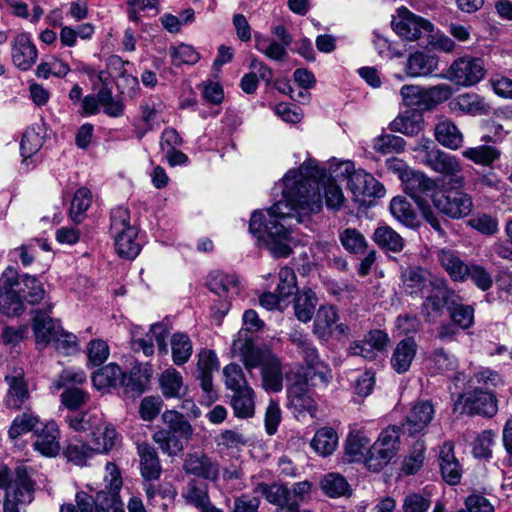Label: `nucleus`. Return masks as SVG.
<instances>
[{"mask_svg":"<svg viewBox=\"0 0 512 512\" xmlns=\"http://www.w3.org/2000/svg\"><path fill=\"white\" fill-rule=\"evenodd\" d=\"M321 176L316 161L303 162L299 169L284 175L280 185L282 199L267 209L268 218L261 211L252 213L249 231L259 239L267 236V247L274 257H287L292 252V231L284 223L287 219L295 218L301 223L311 214L321 211Z\"/></svg>","mask_w":512,"mask_h":512,"instance_id":"nucleus-1","label":"nucleus"},{"mask_svg":"<svg viewBox=\"0 0 512 512\" xmlns=\"http://www.w3.org/2000/svg\"><path fill=\"white\" fill-rule=\"evenodd\" d=\"M232 352L247 370L261 368L262 387L267 392L277 393L283 389V371L279 357L268 347H256L246 331L236 335Z\"/></svg>","mask_w":512,"mask_h":512,"instance_id":"nucleus-2","label":"nucleus"},{"mask_svg":"<svg viewBox=\"0 0 512 512\" xmlns=\"http://www.w3.org/2000/svg\"><path fill=\"white\" fill-rule=\"evenodd\" d=\"M439 182L431 194L433 207L443 216L453 220L470 215L474 205L472 197L463 190L464 179H439Z\"/></svg>","mask_w":512,"mask_h":512,"instance_id":"nucleus-3","label":"nucleus"},{"mask_svg":"<svg viewBox=\"0 0 512 512\" xmlns=\"http://www.w3.org/2000/svg\"><path fill=\"white\" fill-rule=\"evenodd\" d=\"M289 341L296 348L306 366L305 377L313 386H326L333 378L329 366L320 359L317 348L308 335L303 331L294 329L289 333Z\"/></svg>","mask_w":512,"mask_h":512,"instance_id":"nucleus-4","label":"nucleus"},{"mask_svg":"<svg viewBox=\"0 0 512 512\" xmlns=\"http://www.w3.org/2000/svg\"><path fill=\"white\" fill-rule=\"evenodd\" d=\"M414 151L417 153L416 158L433 171L450 179L462 178L458 176L462 170L458 159L438 149L432 140L422 139Z\"/></svg>","mask_w":512,"mask_h":512,"instance_id":"nucleus-5","label":"nucleus"},{"mask_svg":"<svg viewBox=\"0 0 512 512\" xmlns=\"http://www.w3.org/2000/svg\"><path fill=\"white\" fill-rule=\"evenodd\" d=\"M117 437L118 434L115 428L106 426L103 432V442H100L99 437L92 438L91 446L82 441H73L66 446L64 455L69 462L84 466L94 454L106 453L111 450L116 444Z\"/></svg>","mask_w":512,"mask_h":512,"instance_id":"nucleus-6","label":"nucleus"},{"mask_svg":"<svg viewBox=\"0 0 512 512\" xmlns=\"http://www.w3.org/2000/svg\"><path fill=\"white\" fill-rule=\"evenodd\" d=\"M398 442L399 429L397 426L384 429L369 449V454L365 459L366 467L373 472L383 469L395 456Z\"/></svg>","mask_w":512,"mask_h":512,"instance_id":"nucleus-7","label":"nucleus"},{"mask_svg":"<svg viewBox=\"0 0 512 512\" xmlns=\"http://www.w3.org/2000/svg\"><path fill=\"white\" fill-rule=\"evenodd\" d=\"M485 75L483 62L479 58L460 57L452 62L446 73L436 75L458 86L469 87L480 82Z\"/></svg>","mask_w":512,"mask_h":512,"instance_id":"nucleus-8","label":"nucleus"},{"mask_svg":"<svg viewBox=\"0 0 512 512\" xmlns=\"http://www.w3.org/2000/svg\"><path fill=\"white\" fill-rule=\"evenodd\" d=\"M352 168L353 164L347 162L348 187L357 201L365 203L367 199L384 197L386 190L378 180L362 169L350 171Z\"/></svg>","mask_w":512,"mask_h":512,"instance_id":"nucleus-9","label":"nucleus"},{"mask_svg":"<svg viewBox=\"0 0 512 512\" xmlns=\"http://www.w3.org/2000/svg\"><path fill=\"white\" fill-rule=\"evenodd\" d=\"M75 502L77 512H125L119 494L106 490L98 491L95 495L79 491L75 495Z\"/></svg>","mask_w":512,"mask_h":512,"instance_id":"nucleus-10","label":"nucleus"},{"mask_svg":"<svg viewBox=\"0 0 512 512\" xmlns=\"http://www.w3.org/2000/svg\"><path fill=\"white\" fill-rule=\"evenodd\" d=\"M391 25L398 36L408 41H415L424 33L433 30V24L430 21L412 13L406 7L398 8Z\"/></svg>","mask_w":512,"mask_h":512,"instance_id":"nucleus-11","label":"nucleus"},{"mask_svg":"<svg viewBox=\"0 0 512 512\" xmlns=\"http://www.w3.org/2000/svg\"><path fill=\"white\" fill-rule=\"evenodd\" d=\"M454 409L468 415H484L492 417L497 412V401L490 391L476 388L460 394L454 404Z\"/></svg>","mask_w":512,"mask_h":512,"instance_id":"nucleus-12","label":"nucleus"},{"mask_svg":"<svg viewBox=\"0 0 512 512\" xmlns=\"http://www.w3.org/2000/svg\"><path fill=\"white\" fill-rule=\"evenodd\" d=\"M16 269L8 267L0 277V312L7 316L20 315L25 307L16 286Z\"/></svg>","mask_w":512,"mask_h":512,"instance_id":"nucleus-13","label":"nucleus"},{"mask_svg":"<svg viewBox=\"0 0 512 512\" xmlns=\"http://www.w3.org/2000/svg\"><path fill=\"white\" fill-rule=\"evenodd\" d=\"M255 492L262 495L268 503L275 506V512H299V501L285 485L259 483L255 488Z\"/></svg>","mask_w":512,"mask_h":512,"instance_id":"nucleus-14","label":"nucleus"},{"mask_svg":"<svg viewBox=\"0 0 512 512\" xmlns=\"http://www.w3.org/2000/svg\"><path fill=\"white\" fill-rule=\"evenodd\" d=\"M439 278L421 266H410L401 273L402 287L411 296L424 297Z\"/></svg>","mask_w":512,"mask_h":512,"instance_id":"nucleus-15","label":"nucleus"},{"mask_svg":"<svg viewBox=\"0 0 512 512\" xmlns=\"http://www.w3.org/2000/svg\"><path fill=\"white\" fill-rule=\"evenodd\" d=\"M18 482L4 500L3 512H21L23 506L29 505L34 499V483L29 479L26 470L17 471Z\"/></svg>","mask_w":512,"mask_h":512,"instance_id":"nucleus-16","label":"nucleus"},{"mask_svg":"<svg viewBox=\"0 0 512 512\" xmlns=\"http://www.w3.org/2000/svg\"><path fill=\"white\" fill-rule=\"evenodd\" d=\"M45 308L36 309L33 316V331L37 345L46 347L62 328L58 321L51 318L53 304L45 300Z\"/></svg>","mask_w":512,"mask_h":512,"instance_id":"nucleus-17","label":"nucleus"},{"mask_svg":"<svg viewBox=\"0 0 512 512\" xmlns=\"http://www.w3.org/2000/svg\"><path fill=\"white\" fill-rule=\"evenodd\" d=\"M389 342L390 339L387 333L378 329L371 330L363 339L351 343L348 351L350 355L360 356L371 361L385 350Z\"/></svg>","mask_w":512,"mask_h":512,"instance_id":"nucleus-18","label":"nucleus"},{"mask_svg":"<svg viewBox=\"0 0 512 512\" xmlns=\"http://www.w3.org/2000/svg\"><path fill=\"white\" fill-rule=\"evenodd\" d=\"M424 298L423 306L428 313L429 311L441 312L445 306L450 308L456 300H461L456 291L449 287L444 277L436 280L431 290L425 293Z\"/></svg>","mask_w":512,"mask_h":512,"instance_id":"nucleus-19","label":"nucleus"},{"mask_svg":"<svg viewBox=\"0 0 512 512\" xmlns=\"http://www.w3.org/2000/svg\"><path fill=\"white\" fill-rule=\"evenodd\" d=\"M183 469L186 474L212 482L218 480L220 473L218 462L203 452L188 453L184 459Z\"/></svg>","mask_w":512,"mask_h":512,"instance_id":"nucleus-20","label":"nucleus"},{"mask_svg":"<svg viewBox=\"0 0 512 512\" xmlns=\"http://www.w3.org/2000/svg\"><path fill=\"white\" fill-rule=\"evenodd\" d=\"M435 410L433 404L428 400L416 402L407 413L402 429L409 435L414 436L423 432L432 421Z\"/></svg>","mask_w":512,"mask_h":512,"instance_id":"nucleus-21","label":"nucleus"},{"mask_svg":"<svg viewBox=\"0 0 512 512\" xmlns=\"http://www.w3.org/2000/svg\"><path fill=\"white\" fill-rule=\"evenodd\" d=\"M8 384V392L5 403L8 408L20 409L30 398L27 383L24 379L22 368H14L10 374L5 376Z\"/></svg>","mask_w":512,"mask_h":512,"instance_id":"nucleus-22","label":"nucleus"},{"mask_svg":"<svg viewBox=\"0 0 512 512\" xmlns=\"http://www.w3.org/2000/svg\"><path fill=\"white\" fill-rule=\"evenodd\" d=\"M436 260L453 282L465 283V272L469 263L462 259L460 252L441 248L436 252Z\"/></svg>","mask_w":512,"mask_h":512,"instance_id":"nucleus-23","label":"nucleus"},{"mask_svg":"<svg viewBox=\"0 0 512 512\" xmlns=\"http://www.w3.org/2000/svg\"><path fill=\"white\" fill-rule=\"evenodd\" d=\"M33 447L45 457H55L59 454L60 430L55 421L46 423L40 431L36 432Z\"/></svg>","mask_w":512,"mask_h":512,"instance_id":"nucleus-24","label":"nucleus"},{"mask_svg":"<svg viewBox=\"0 0 512 512\" xmlns=\"http://www.w3.org/2000/svg\"><path fill=\"white\" fill-rule=\"evenodd\" d=\"M38 52L30 37L25 34L17 35L12 44V61L22 71L29 70L36 62Z\"/></svg>","mask_w":512,"mask_h":512,"instance_id":"nucleus-25","label":"nucleus"},{"mask_svg":"<svg viewBox=\"0 0 512 512\" xmlns=\"http://www.w3.org/2000/svg\"><path fill=\"white\" fill-rule=\"evenodd\" d=\"M417 343L412 337L399 341L390 358L392 369L398 374L406 373L417 354Z\"/></svg>","mask_w":512,"mask_h":512,"instance_id":"nucleus-26","label":"nucleus"},{"mask_svg":"<svg viewBox=\"0 0 512 512\" xmlns=\"http://www.w3.org/2000/svg\"><path fill=\"white\" fill-rule=\"evenodd\" d=\"M65 420L73 431H90L92 438L97 437L95 430H99V427L104 425L102 414L96 410L72 411L65 417Z\"/></svg>","mask_w":512,"mask_h":512,"instance_id":"nucleus-27","label":"nucleus"},{"mask_svg":"<svg viewBox=\"0 0 512 512\" xmlns=\"http://www.w3.org/2000/svg\"><path fill=\"white\" fill-rule=\"evenodd\" d=\"M137 454L140 458V471L144 480H157L161 475L162 467L155 448L148 443H141L137 446Z\"/></svg>","mask_w":512,"mask_h":512,"instance_id":"nucleus-28","label":"nucleus"},{"mask_svg":"<svg viewBox=\"0 0 512 512\" xmlns=\"http://www.w3.org/2000/svg\"><path fill=\"white\" fill-rule=\"evenodd\" d=\"M452 443H444L439 453V465L443 479L451 484H458L461 480L462 469L459 461L454 456Z\"/></svg>","mask_w":512,"mask_h":512,"instance_id":"nucleus-29","label":"nucleus"},{"mask_svg":"<svg viewBox=\"0 0 512 512\" xmlns=\"http://www.w3.org/2000/svg\"><path fill=\"white\" fill-rule=\"evenodd\" d=\"M15 286L23 298V303L30 305L39 304L42 300H45V290L42 283L34 276L23 275L19 277L16 271Z\"/></svg>","mask_w":512,"mask_h":512,"instance_id":"nucleus-30","label":"nucleus"},{"mask_svg":"<svg viewBox=\"0 0 512 512\" xmlns=\"http://www.w3.org/2000/svg\"><path fill=\"white\" fill-rule=\"evenodd\" d=\"M437 67V56L424 52H415L408 57L405 72L410 77H425L432 75Z\"/></svg>","mask_w":512,"mask_h":512,"instance_id":"nucleus-31","label":"nucleus"},{"mask_svg":"<svg viewBox=\"0 0 512 512\" xmlns=\"http://www.w3.org/2000/svg\"><path fill=\"white\" fill-rule=\"evenodd\" d=\"M207 287L218 296L232 297L240 292L238 277L220 271H214L209 274Z\"/></svg>","mask_w":512,"mask_h":512,"instance_id":"nucleus-32","label":"nucleus"},{"mask_svg":"<svg viewBox=\"0 0 512 512\" xmlns=\"http://www.w3.org/2000/svg\"><path fill=\"white\" fill-rule=\"evenodd\" d=\"M449 108L454 113L469 115H483L488 110L484 99L475 93H463L456 96L449 102Z\"/></svg>","mask_w":512,"mask_h":512,"instance_id":"nucleus-33","label":"nucleus"},{"mask_svg":"<svg viewBox=\"0 0 512 512\" xmlns=\"http://www.w3.org/2000/svg\"><path fill=\"white\" fill-rule=\"evenodd\" d=\"M424 118L417 110H407L400 113L390 124L393 132H398L406 136H415L423 129Z\"/></svg>","mask_w":512,"mask_h":512,"instance_id":"nucleus-34","label":"nucleus"},{"mask_svg":"<svg viewBox=\"0 0 512 512\" xmlns=\"http://www.w3.org/2000/svg\"><path fill=\"white\" fill-rule=\"evenodd\" d=\"M337 320L338 314L333 306H320L314 319L313 334L320 340H328Z\"/></svg>","mask_w":512,"mask_h":512,"instance_id":"nucleus-35","label":"nucleus"},{"mask_svg":"<svg viewBox=\"0 0 512 512\" xmlns=\"http://www.w3.org/2000/svg\"><path fill=\"white\" fill-rule=\"evenodd\" d=\"M92 382L98 390L121 387L124 372L117 364L109 363L93 373Z\"/></svg>","mask_w":512,"mask_h":512,"instance_id":"nucleus-36","label":"nucleus"},{"mask_svg":"<svg viewBox=\"0 0 512 512\" xmlns=\"http://www.w3.org/2000/svg\"><path fill=\"white\" fill-rule=\"evenodd\" d=\"M369 445L370 439L363 431L357 430L350 432L345 443V460L350 463L362 461L365 453H369Z\"/></svg>","mask_w":512,"mask_h":512,"instance_id":"nucleus-37","label":"nucleus"},{"mask_svg":"<svg viewBox=\"0 0 512 512\" xmlns=\"http://www.w3.org/2000/svg\"><path fill=\"white\" fill-rule=\"evenodd\" d=\"M436 140L449 149L456 150L463 144V135L449 119L440 120L435 126Z\"/></svg>","mask_w":512,"mask_h":512,"instance_id":"nucleus-38","label":"nucleus"},{"mask_svg":"<svg viewBox=\"0 0 512 512\" xmlns=\"http://www.w3.org/2000/svg\"><path fill=\"white\" fill-rule=\"evenodd\" d=\"M318 298L311 289H303L294 298L293 308L295 317L303 322H309L315 314Z\"/></svg>","mask_w":512,"mask_h":512,"instance_id":"nucleus-39","label":"nucleus"},{"mask_svg":"<svg viewBox=\"0 0 512 512\" xmlns=\"http://www.w3.org/2000/svg\"><path fill=\"white\" fill-rule=\"evenodd\" d=\"M137 234L136 228H128L125 231L112 234L116 252L120 257L132 260L139 254L140 245L136 241Z\"/></svg>","mask_w":512,"mask_h":512,"instance_id":"nucleus-40","label":"nucleus"},{"mask_svg":"<svg viewBox=\"0 0 512 512\" xmlns=\"http://www.w3.org/2000/svg\"><path fill=\"white\" fill-rule=\"evenodd\" d=\"M230 405L235 417L241 419L253 417L255 414V392L252 387L234 392Z\"/></svg>","mask_w":512,"mask_h":512,"instance_id":"nucleus-41","label":"nucleus"},{"mask_svg":"<svg viewBox=\"0 0 512 512\" xmlns=\"http://www.w3.org/2000/svg\"><path fill=\"white\" fill-rule=\"evenodd\" d=\"M185 498L187 502L200 509L201 512L220 511L210 502L208 487L205 483L195 480L190 481L187 485Z\"/></svg>","mask_w":512,"mask_h":512,"instance_id":"nucleus-42","label":"nucleus"},{"mask_svg":"<svg viewBox=\"0 0 512 512\" xmlns=\"http://www.w3.org/2000/svg\"><path fill=\"white\" fill-rule=\"evenodd\" d=\"M159 385L166 398H180L186 392L182 375L174 368H168L160 374Z\"/></svg>","mask_w":512,"mask_h":512,"instance_id":"nucleus-43","label":"nucleus"},{"mask_svg":"<svg viewBox=\"0 0 512 512\" xmlns=\"http://www.w3.org/2000/svg\"><path fill=\"white\" fill-rule=\"evenodd\" d=\"M153 441L158 444L159 448L164 454L174 457L181 453L186 443L191 438H183L177 433H169L164 430L156 431L153 436Z\"/></svg>","mask_w":512,"mask_h":512,"instance_id":"nucleus-44","label":"nucleus"},{"mask_svg":"<svg viewBox=\"0 0 512 512\" xmlns=\"http://www.w3.org/2000/svg\"><path fill=\"white\" fill-rule=\"evenodd\" d=\"M310 445L319 455L329 456L337 448L338 435L333 428L322 427L316 431Z\"/></svg>","mask_w":512,"mask_h":512,"instance_id":"nucleus-45","label":"nucleus"},{"mask_svg":"<svg viewBox=\"0 0 512 512\" xmlns=\"http://www.w3.org/2000/svg\"><path fill=\"white\" fill-rule=\"evenodd\" d=\"M373 240L379 247L391 252H400L404 248V239L387 225H381L375 229Z\"/></svg>","mask_w":512,"mask_h":512,"instance_id":"nucleus-46","label":"nucleus"},{"mask_svg":"<svg viewBox=\"0 0 512 512\" xmlns=\"http://www.w3.org/2000/svg\"><path fill=\"white\" fill-rule=\"evenodd\" d=\"M254 38L256 50L264 54L270 60L282 62L287 58V46L259 33H256Z\"/></svg>","mask_w":512,"mask_h":512,"instance_id":"nucleus-47","label":"nucleus"},{"mask_svg":"<svg viewBox=\"0 0 512 512\" xmlns=\"http://www.w3.org/2000/svg\"><path fill=\"white\" fill-rule=\"evenodd\" d=\"M290 404L299 411H315V402L307 392V382H296L288 387Z\"/></svg>","mask_w":512,"mask_h":512,"instance_id":"nucleus-48","label":"nucleus"},{"mask_svg":"<svg viewBox=\"0 0 512 512\" xmlns=\"http://www.w3.org/2000/svg\"><path fill=\"white\" fill-rule=\"evenodd\" d=\"M162 420L167 426V428L163 429L164 431L174 434L177 433L183 438L192 437L193 428L180 412L176 410H166L162 414Z\"/></svg>","mask_w":512,"mask_h":512,"instance_id":"nucleus-49","label":"nucleus"},{"mask_svg":"<svg viewBox=\"0 0 512 512\" xmlns=\"http://www.w3.org/2000/svg\"><path fill=\"white\" fill-rule=\"evenodd\" d=\"M323 492L331 498L350 495L351 489L348 481L339 473H328L320 482Z\"/></svg>","mask_w":512,"mask_h":512,"instance_id":"nucleus-50","label":"nucleus"},{"mask_svg":"<svg viewBox=\"0 0 512 512\" xmlns=\"http://www.w3.org/2000/svg\"><path fill=\"white\" fill-rule=\"evenodd\" d=\"M463 156L474 162L475 164L482 166H490L501 156V151L491 145H479L476 147L467 148L462 152Z\"/></svg>","mask_w":512,"mask_h":512,"instance_id":"nucleus-51","label":"nucleus"},{"mask_svg":"<svg viewBox=\"0 0 512 512\" xmlns=\"http://www.w3.org/2000/svg\"><path fill=\"white\" fill-rule=\"evenodd\" d=\"M390 211L396 220L407 227H414L417 224V214L405 197H394L390 202Z\"/></svg>","mask_w":512,"mask_h":512,"instance_id":"nucleus-52","label":"nucleus"},{"mask_svg":"<svg viewBox=\"0 0 512 512\" xmlns=\"http://www.w3.org/2000/svg\"><path fill=\"white\" fill-rule=\"evenodd\" d=\"M405 191L413 198H418L420 194L432 191L439 185V179L432 180L421 172H411L410 176L404 180Z\"/></svg>","mask_w":512,"mask_h":512,"instance_id":"nucleus-53","label":"nucleus"},{"mask_svg":"<svg viewBox=\"0 0 512 512\" xmlns=\"http://www.w3.org/2000/svg\"><path fill=\"white\" fill-rule=\"evenodd\" d=\"M470 280L479 290L486 292L493 286L492 273L482 264L469 262L465 272V282Z\"/></svg>","mask_w":512,"mask_h":512,"instance_id":"nucleus-54","label":"nucleus"},{"mask_svg":"<svg viewBox=\"0 0 512 512\" xmlns=\"http://www.w3.org/2000/svg\"><path fill=\"white\" fill-rule=\"evenodd\" d=\"M456 368L457 359L443 348L434 350L428 359V369L433 375L454 371Z\"/></svg>","mask_w":512,"mask_h":512,"instance_id":"nucleus-55","label":"nucleus"},{"mask_svg":"<svg viewBox=\"0 0 512 512\" xmlns=\"http://www.w3.org/2000/svg\"><path fill=\"white\" fill-rule=\"evenodd\" d=\"M92 203V193L86 187L79 188L71 201L70 217L74 223H81L85 212L88 210Z\"/></svg>","mask_w":512,"mask_h":512,"instance_id":"nucleus-56","label":"nucleus"},{"mask_svg":"<svg viewBox=\"0 0 512 512\" xmlns=\"http://www.w3.org/2000/svg\"><path fill=\"white\" fill-rule=\"evenodd\" d=\"M172 359L174 364H185L192 354V343L184 333H175L171 338Z\"/></svg>","mask_w":512,"mask_h":512,"instance_id":"nucleus-57","label":"nucleus"},{"mask_svg":"<svg viewBox=\"0 0 512 512\" xmlns=\"http://www.w3.org/2000/svg\"><path fill=\"white\" fill-rule=\"evenodd\" d=\"M224 384L228 390L238 392L249 386L243 369L236 363H230L223 368Z\"/></svg>","mask_w":512,"mask_h":512,"instance_id":"nucleus-58","label":"nucleus"},{"mask_svg":"<svg viewBox=\"0 0 512 512\" xmlns=\"http://www.w3.org/2000/svg\"><path fill=\"white\" fill-rule=\"evenodd\" d=\"M342 246L350 253L361 254L367 248V241L364 235L356 228H346L339 234Z\"/></svg>","mask_w":512,"mask_h":512,"instance_id":"nucleus-59","label":"nucleus"},{"mask_svg":"<svg viewBox=\"0 0 512 512\" xmlns=\"http://www.w3.org/2000/svg\"><path fill=\"white\" fill-rule=\"evenodd\" d=\"M426 89L417 85H404L400 89L402 102L405 106L413 108L412 110H427Z\"/></svg>","mask_w":512,"mask_h":512,"instance_id":"nucleus-60","label":"nucleus"},{"mask_svg":"<svg viewBox=\"0 0 512 512\" xmlns=\"http://www.w3.org/2000/svg\"><path fill=\"white\" fill-rule=\"evenodd\" d=\"M172 64L176 67L182 65H194L200 59V54L196 49L187 44H179L169 49Z\"/></svg>","mask_w":512,"mask_h":512,"instance_id":"nucleus-61","label":"nucleus"},{"mask_svg":"<svg viewBox=\"0 0 512 512\" xmlns=\"http://www.w3.org/2000/svg\"><path fill=\"white\" fill-rule=\"evenodd\" d=\"M406 142L397 135L385 134L374 139L373 149L383 155L404 151Z\"/></svg>","mask_w":512,"mask_h":512,"instance_id":"nucleus-62","label":"nucleus"},{"mask_svg":"<svg viewBox=\"0 0 512 512\" xmlns=\"http://www.w3.org/2000/svg\"><path fill=\"white\" fill-rule=\"evenodd\" d=\"M449 310L453 323L460 328L468 329L473 325L475 312L473 306L462 304L460 300H456V303L452 304Z\"/></svg>","mask_w":512,"mask_h":512,"instance_id":"nucleus-63","label":"nucleus"},{"mask_svg":"<svg viewBox=\"0 0 512 512\" xmlns=\"http://www.w3.org/2000/svg\"><path fill=\"white\" fill-rule=\"evenodd\" d=\"M52 343L55 350L64 356H70L79 351V344L76 335L65 331L63 328H61L56 334Z\"/></svg>","mask_w":512,"mask_h":512,"instance_id":"nucleus-64","label":"nucleus"}]
</instances>
